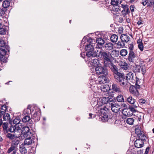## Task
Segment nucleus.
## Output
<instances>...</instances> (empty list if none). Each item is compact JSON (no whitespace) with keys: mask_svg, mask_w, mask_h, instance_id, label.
I'll return each instance as SVG.
<instances>
[{"mask_svg":"<svg viewBox=\"0 0 154 154\" xmlns=\"http://www.w3.org/2000/svg\"><path fill=\"white\" fill-rule=\"evenodd\" d=\"M98 57L104 59V65L105 66L108 63L112 62V57L111 54L109 52L104 51L102 49H100L99 51Z\"/></svg>","mask_w":154,"mask_h":154,"instance_id":"f257e3e1","label":"nucleus"},{"mask_svg":"<svg viewBox=\"0 0 154 154\" xmlns=\"http://www.w3.org/2000/svg\"><path fill=\"white\" fill-rule=\"evenodd\" d=\"M85 48L86 51V56L88 57H98L100 51L97 50L96 51L94 50L93 46L91 44H89L86 45L85 46Z\"/></svg>","mask_w":154,"mask_h":154,"instance_id":"f03ea898","label":"nucleus"},{"mask_svg":"<svg viewBox=\"0 0 154 154\" xmlns=\"http://www.w3.org/2000/svg\"><path fill=\"white\" fill-rule=\"evenodd\" d=\"M95 71L97 75H100L103 74V76H102V80L101 81H104L105 83L107 82L108 81L106 77V75L108 74V71L106 68L105 67L103 66H101V64H99V65L96 66L95 68Z\"/></svg>","mask_w":154,"mask_h":154,"instance_id":"7ed1b4c3","label":"nucleus"},{"mask_svg":"<svg viewBox=\"0 0 154 154\" xmlns=\"http://www.w3.org/2000/svg\"><path fill=\"white\" fill-rule=\"evenodd\" d=\"M114 79L115 81L117 82H119L122 86L125 87L127 85H129V84L131 85V83L128 82L127 79L125 78L124 74L122 73L118 76L117 75Z\"/></svg>","mask_w":154,"mask_h":154,"instance_id":"20e7f679","label":"nucleus"},{"mask_svg":"<svg viewBox=\"0 0 154 154\" xmlns=\"http://www.w3.org/2000/svg\"><path fill=\"white\" fill-rule=\"evenodd\" d=\"M105 106L101 105L98 109V112L100 116H102L101 119L103 122L107 121L108 120V116L107 115L108 108Z\"/></svg>","mask_w":154,"mask_h":154,"instance_id":"39448f33","label":"nucleus"},{"mask_svg":"<svg viewBox=\"0 0 154 154\" xmlns=\"http://www.w3.org/2000/svg\"><path fill=\"white\" fill-rule=\"evenodd\" d=\"M146 70L144 63L143 61H141L139 65H135L133 68V71L135 73L140 72L141 71L142 73L144 74L146 72Z\"/></svg>","mask_w":154,"mask_h":154,"instance_id":"423d86ee","label":"nucleus"},{"mask_svg":"<svg viewBox=\"0 0 154 154\" xmlns=\"http://www.w3.org/2000/svg\"><path fill=\"white\" fill-rule=\"evenodd\" d=\"M122 2V0H111V4L113 5L112 9L115 11L118 12L121 10L120 7L119 6Z\"/></svg>","mask_w":154,"mask_h":154,"instance_id":"0eeeda50","label":"nucleus"},{"mask_svg":"<svg viewBox=\"0 0 154 154\" xmlns=\"http://www.w3.org/2000/svg\"><path fill=\"white\" fill-rule=\"evenodd\" d=\"M106 66H108L110 68L111 70L114 74V78H115V77L117 75V76L121 74L122 73L119 72L118 71V69L116 65H114L112 63V62L108 63L107 65H106Z\"/></svg>","mask_w":154,"mask_h":154,"instance_id":"6e6552de","label":"nucleus"},{"mask_svg":"<svg viewBox=\"0 0 154 154\" xmlns=\"http://www.w3.org/2000/svg\"><path fill=\"white\" fill-rule=\"evenodd\" d=\"M109 108H110L112 111L114 112L117 113L121 108V106L118 103H115V99H114V103H111L109 106Z\"/></svg>","mask_w":154,"mask_h":154,"instance_id":"1a4fd4ad","label":"nucleus"},{"mask_svg":"<svg viewBox=\"0 0 154 154\" xmlns=\"http://www.w3.org/2000/svg\"><path fill=\"white\" fill-rule=\"evenodd\" d=\"M125 77L129 81V82H130L133 84L135 83L137 80L136 74L131 72L128 73Z\"/></svg>","mask_w":154,"mask_h":154,"instance_id":"9d476101","label":"nucleus"},{"mask_svg":"<svg viewBox=\"0 0 154 154\" xmlns=\"http://www.w3.org/2000/svg\"><path fill=\"white\" fill-rule=\"evenodd\" d=\"M114 99L111 96L103 97L101 99V102L102 103L106 104V106L109 107L111 103H114Z\"/></svg>","mask_w":154,"mask_h":154,"instance_id":"9b49d317","label":"nucleus"},{"mask_svg":"<svg viewBox=\"0 0 154 154\" xmlns=\"http://www.w3.org/2000/svg\"><path fill=\"white\" fill-rule=\"evenodd\" d=\"M96 42L97 45H96V48L101 49L102 48V47L105 42L104 39L102 37L99 38L97 39Z\"/></svg>","mask_w":154,"mask_h":154,"instance_id":"f8f14e48","label":"nucleus"},{"mask_svg":"<svg viewBox=\"0 0 154 154\" xmlns=\"http://www.w3.org/2000/svg\"><path fill=\"white\" fill-rule=\"evenodd\" d=\"M129 91L130 93L136 97H137L139 95L138 90H137L135 87L133 85L131 86L129 88Z\"/></svg>","mask_w":154,"mask_h":154,"instance_id":"ddd939ff","label":"nucleus"},{"mask_svg":"<svg viewBox=\"0 0 154 154\" xmlns=\"http://www.w3.org/2000/svg\"><path fill=\"white\" fill-rule=\"evenodd\" d=\"M136 55L133 51H129L128 60L130 62L134 63L135 61Z\"/></svg>","mask_w":154,"mask_h":154,"instance_id":"4468645a","label":"nucleus"},{"mask_svg":"<svg viewBox=\"0 0 154 154\" xmlns=\"http://www.w3.org/2000/svg\"><path fill=\"white\" fill-rule=\"evenodd\" d=\"M142 140L137 139L134 143V146L135 147L137 148H140L142 147L144 144V141Z\"/></svg>","mask_w":154,"mask_h":154,"instance_id":"2eb2a0df","label":"nucleus"},{"mask_svg":"<svg viewBox=\"0 0 154 154\" xmlns=\"http://www.w3.org/2000/svg\"><path fill=\"white\" fill-rule=\"evenodd\" d=\"M112 89L113 91L116 93H120L121 92V89L117 84L116 83H113L112 85Z\"/></svg>","mask_w":154,"mask_h":154,"instance_id":"dca6fc26","label":"nucleus"},{"mask_svg":"<svg viewBox=\"0 0 154 154\" xmlns=\"http://www.w3.org/2000/svg\"><path fill=\"white\" fill-rule=\"evenodd\" d=\"M0 47L5 48L8 52H9L10 48L9 46L7 45L6 42L1 38H0Z\"/></svg>","mask_w":154,"mask_h":154,"instance_id":"f3484780","label":"nucleus"},{"mask_svg":"<svg viewBox=\"0 0 154 154\" xmlns=\"http://www.w3.org/2000/svg\"><path fill=\"white\" fill-rule=\"evenodd\" d=\"M120 38L122 41L127 43L129 41L130 37L127 35L123 34L121 35Z\"/></svg>","mask_w":154,"mask_h":154,"instance_id":"a211bd4d","label":"nucleus"},{"mask_svg":"<svg viewBox=\"0 0 154 154\" xmlns=\"http://www.w3.org/2000/svg\"><path fill=\"white\" fill-rule=\"evenodd\" d=\"M122 113L123 115L125 116H131L132 115V112L128 108L124 109L122 111Z\"/></svg>","mask_w":154,"mask_h":154,"instance_id":"6ab92c4d","label":"nucleus"},{"mask_svg":"<svg viewBox=\"0 0 154 154\" xmlns=\"http://www.w3.org/2000/svg\"><path fill=\"white\" fill-rule=\"evenodd\" d=\"M103 48L107 50L110 51L113 49V45L110 42H107L103 46Z\"/></svg>","mask_w":154,"mask_h":154,"instance_id":"aec40b11","label":"nucleus"},{"mask_svg":"<svg viewBox=\"0 0 154 154\" xmlns=\"http://www.w3.org/2000/svg\"><path fill=\"white\" fill-rule=\"evenodd\" d=\"M6 137L11 140H13L16 138H18L19 137L18 136L14 134H11L10 133H8L6 135Z\"/></svg>","mask_w":154,"mask_h":154,"instance_id":"412c9836","label":"nucleus"},{"mask_svg":"<svg viewBox=\"0 0 154 154\" xmlns=\"http://www.w3.org/2000/svg\"><path fill=\"white\" fill-rule=\"evenodd\" d=\"M33 138H26L24 141V145H31L33 142Z\"/></svg>","mask_w":154,"mask_h":154,"instance_id":"4be33fe9","label":"nucleus"},{"mask_svg":"<svg viewBox=\"0 0 154 154\" xmlns=\"http://www.w3.org/2000/svg\"><path fill=\"white\" fill-rule=\"evenodd\" d=\"M91 63H92V65L94 67H96L99 65V64H100L99 63V60L98 59L96 58L93 59L91 60Z\"/></svg>","mask_w":154,"mask_h":154,"instance_id":"5701e85b","label":"nucleus"},{"mask_svg":"<svg viewBox=\"0 0 154 154\" xmlns=\"http://www.w3.org/2000/svg\"><path fill=\"white\" fill-rule=\"evenodd\" d=\"M3 119L5 121H7L9 122L11 121V119L10 118V115L8 113H5L3 115Z\"/></svg>","mask_w":154,"mask_h":154,"instance_id":"b1692460","label":"nucleus"},{"mask_svg":"<svg viewBox=\"0 0 154 154\" xmlns=\"http://www.w3.org/2000/svg\"><path fill=\"white\" fill-rule=\"evenodd\" d=\"M39 113V112L37 111H35L33 114L32 115V118L34 119L35 120H36L37 121H38L40 119Z\"/></svg>","mask_w":154,"mask_h":154,"instance_id":"393cba45","label":"nucleus"},{"mask_svg":"<svg viewBox=\"0 0 154 154\" xmlns=\"http://www.w3.org/2000/svg\"><path fill=\"white\" fill-rule=\"evenodd\" d=\"M137 105H133L129 106L128 108L131 112L133 115L134 113L135 112H137V110L135 109L137 108Z\"/></svg>","mask_w":154,"mask_h":154,"instance_id":"a878e982","label":"nucleus"},{"mask_svg":"<svg viewBox=\"0 0 154 154\" xmlns=\"http://www.w3.org/2000/svg\"><path fill=\"white\" fill-rule=\"evenodd\" d=\"M137 138L138 139L142 140L143 141H146V136L144 135V132H142L140 134L137 136Z\"/></svg>","mask_w":154,"mask_h":154,"instance_id":"bb28decb","label":"nucleus"},{"mask_svg":"<svg viewBox=\"0 0 154 154\" xmlns=\"http://www.w3.org/2000/svg\"><path fill=\"white\" fill-rule=\"evenodd\" d=\"M30 108V105H28L27 108L23 110V113L25 114H27V115L29 114H31V115H32V112H31Z\"/></svg>","mask_w":154,"mask_h":154,"instance_id":"cd10ccee","label":"nucleus"},{"mask_svg":"<svg viewBox=\"0 0 154 154\" xmlns=\"http://www.w3.org/2000/svg\"><path fill=\"white\" fill-rule=\"evenodd\" d=\"M16 148L15 146L11 145V147L8 149L7 152L8 153H10L13 151L11 154H16V151L15 150Z\"/></svg>","mask_w":154,"mask_h":154,"instance_id":"c85d7f7f","label":"nucleus"},{"mask_svg":"<svg viewBox=\"0 0 154 154\" xmlns=\"http://www.w3.org/2000/svg\"><path fill=\"white\" fill-rule=\"evenodd\" d=\"M116 46L118 48H123L125 46V42L122 40L119 41L117 44Z\"/></svg>","mask_w":154,"mask_h":154,"instance_id":"c756f323","label":"nucleus"},{"mask_svg":"<svg viewBox=\"0 0 154 154\" xmlns=\"http://www.w3.org/2000/svg\"><path fill=\"white\" fill-rule=\"evenodd\" d=\"M24 144L20 147V151L22 154H26L27 153V150Z\"/></svg>","mask_w":154,"mask_h":154,"instance_id":"7c9ffc66","label":"nucleus"},{"mask_svg":"<svg viewBox=\"0 0 154 154\" xmlns=\"http://www.w3.org/2000/svg\"><path fill=\"white\" fill-rule=\"evenodd\" d=\"M8 123L4 122L2 124L3 131L5 132L8 133Z\"/></svg>","mask_w":154,"mask_h":154,"instance_id":"2f4dec72","label":"nucleus"},{"mask_svg":"<svg viewBox=\"0 0 154 154\" xmlns=\"http://www.w3.org/2000/svg\"><path fill=\"white\" fill-rule=\"evenodd\" d=\"M19 140L18 139V138H16L15 139L12 140L11 145L14 146L16 148L17 146L19 144Z\"/></svg>","mask_w":154,"mask_h":154,"instance_id":"473e14b6","label":"nucleus"},{"mask_svg":"<svg viewBox=\"0 0 154 154\" xmlns=\"http://www.w3.org/2000/svg\"><path fill=\"white\" fill-rule=\"evenodd\" d=\"M31 119V118L30 116L28 115H25V116L23 117L22 119V122L23 123H26L27 122L29 121Z\"/></svg>","mask_w":154,"mask_h":154,"instance_id":"72a5a7b5","label":"nucleus"},{"mask_svg":"<svg viewBox=\"0 0 154 154\" xmlns=\"http://www.w3.org/2000/svg\"><path fill=\"white\" fill-rule=\"evenodd\" d=\"M130 13L129 8L127 9H123L121 11V14L122 16L125 17L127 14H128Z\"/></svg>","mask_w":154,"mask_h":154,"instance_id":"f704fd0d","label":"nucleus"},{"mask_svg":"<svg viewBox=\"0 0 154 154\" xmlns=\"http://www.w3.org/2000/svg\"><path fill=\"white\" fill-rule=\"evenodd\" d=\"M127 102L130 104H134L135 102V100L130 96L127 99Z\"/></svg>","mask_w":154,"mask_h":154,"instance_id":"c9c22d12","label":"nucleus"},{"mask_svg":"<svg viewBox=\"0 0 154 154\" xmlns=\"http://www.w3.org/2000/svg\"><path fill=\"white\" fill-rule=\"evenodd\" d=\"M110 39L111 42L113 43H115L118 40V37L116 35L113 34L111 36Z\"/></svg>","mask_w":154,"mask_h":154,"instance_id":"e433bc0d","label":"nucleus"},{"mask_svg":"<svg viewBox=\"0 0 154 154\" xmlns=\"http://www.w3.org/2000/svg\"><path fill=\"white\" fill-rule=\"evenodd\" d=\"M121 66V68L125 70L127 69L129 67L128 64L125 62H122Z\"/></svg>","mask_w":154,"mask_h":154,"instance_id":"4c0bfd02","label":"nucleus"},{"mask_svg":"<svg viewBox=\"0 0 154 154\" xmlns=\"http://www.w3.org/2000/svg\"><path fill=\"white\" fill-rule=\"evenodd\" d=\"M116 100L117 101L120 102H124V99L122 95L120 94L116 97Z\"/></svg>","mask_w":154,"mask_h":154,"instance_id":"58836bf2","label":"nucleus"},{"mask_svg":"<svg viewBox=\"0 0 154 154\" xmlns=\"http://www.w3.org/2000/svg\"><path fill=\"white\" fill-rule=\"evenodd\" d=\"M89 38H87V37H85L83 39L82 41L81 42V46H82V44H84L85 42L87 41L88 42H91L92 40V39L91 38H90L89 37H88Z\"/></svg>","mask_w":154,"mask_h":154,"instance_id":"ea45409f","label":"nucleus"},{"mask_svg":"<svg viewBox=\"0 0 154 154\" xmlns=\"http://www.w3.org/2000/svg\"><path fill=\"white\" fill-rule=\"evenodd\" d=\"M7 109V108L6 105H4L2 106L1 108V114L3 115L4 113H5Z\"/></svg>","mask_w":154,"mask_h":154,"instance_id":"a19ab883","label":"nucleus"},{"mask_svg":"<svg viewBox=\"0 0 154 154\" xmlns=\"http://www.w3.org/2000/svg\"><path fill=\"white\" fill-rule=\"evenodd\" d=\"M32 134L29 131L26 132L25 134H24L23 136L25 138H33L32 137Z\"/></svg>","mask_w":154,"mask_h":154,"instance_id":"79ce46f5","label":"nucleus"},{"mask_svg":"<svg viewBox=\"0 0 154 154\" xmlns=\"http://www.w3.org/2000/svg\"><path fill=\"white\" fill-rule=\"evenodd\" d=\"M134 121V119L133 118H128L126 119V122L130 125H133Z\"/></svg>","mask_w":154,"mask_h":154,"instance_id":"37998d69","label":"nucleus"},{"mask_svg":"<svg viewBox=\"0 0 154 154\" xmlns=\"http://www.w3.org/2000/svg\"><path fill=\"white\" fill-rule=\"evenodd\" d=\"M10 5V2L9 1H5L3 2L2 6L4 8H7Z\"/></svg>","mask_w":154,"mask_h":154,"instance_id":"c03bdc74","label":"nucleus"},{"mask_svg":"<svg viewBox=\"0 0 154 154\" xmlns=\"http://www.w3.org/2000/svg\"><path fill=\"white\" fill-rule=\"evenodd\" d=\"M29 128L28 127L24 126L22 127L21 130V132L24 135V134H25L26 132L29 131Z\"/></svg>","mask_w":154,"mask_h":154,"instance_id":"a18cd8bd","label":"nucleus"},{"mask_svg":"<svg viewBox=\"0 0 154 154\" xmlns=\"http://www.w3.org/2000/svg\"><path fill=\"white\" fill-rule=\"evenodd\" d=\"M101 88L102 89V91H103V92H106L109 89V86L106 85H103L101 86Z\"/></svg>","mask_w":154,"mask_h":154,"instance_id":"49530a36","label":"nucleus"},{"mask_svg":"<svg viewBox=\"0 0 154 154\" xmlns=\"http://www.w3.org/2000/svg\"><path fill=\"white\" fill-rule=\"evenodd\" d=\"M5 11V10L0 8V16L2 17V18H4L6 16V14L5 13V11Z\"/></svg>","mask_w":154,"mask_h":154,"instance_id":"de8ad7c7","label":"nucleus"},{"mask_svg":"<svg viewBox=\"0 0 154 154\" xmlns=\"http://www.w3.org/2000/svg\"><path fill=\"white\" fill-rule=\"evenodd\" d=\"M15 129H16V127H15V125H11L8 129V131H9L11 133H15L16 132Z\"/></svg>","mask_w":154,"mask_h":154,"instance_id":"09e8293b","label":"nucleus"},{"mask_svg":"<svg viewBox=\"0 0 154 154\" xmlns=\"http://www.w3.org/2000/svg\"><path fill=\"white\" fill-rule=\"evenodd\" d=\"M127 51L125 49H122L120 52V54L122 56H125L127 54Z\"/></svg>","mask_w":154,"mask_h":154,"instance_id":"8fccbe9b","label":"nucleus"},{"mask_svg":"<svg viewBox=\"0 0 154 154\" xmlns=\"http://www.w3.org/2000/svg\"><path fill=\"white\" fill-rule=\"evenodd\" d=\"M6 30L5 29L0 28V35H3L6 34Z\"/></svg>","mask_w":154,"mask_h":154,"instance_id":"3c124183","label":"nucleus"},{"mask_svg":"<svg viewBox=\"0 0 154 154\" xmlns=\"http://www.w3.org/2000/svg\"><path fill=\"white\" fill-rule=\"evenodd\" d=\"M15 127H16V129H15L16 132L17 131H19V130H20L21 131V130H22V126H21L20 125V126L19 125H19L17 124V125H15Z\"/></svg>","mask_w":154,"mask_h":154,"instance_id":"603ef678","label":"nucleus"},{"mask_svg":"<svg viewBox=\"0 0 154 154\" xmlns=\"http://www.w3.org/2000/svg\"><path fill=\"white\" fill-rule=\"evenodd\" d=\"M142 132H143V131H141L140 129L136 128L135 130V133L137 134V136L140 134L141 133H142Z\"/></svg>","mask_w":154,"mask_h":154,"instance_id":"864d4df0","label":"nucleus"},{"mask_svg":"<svg viewBox=\"0 0 154 154\" xmlns=\"http://www.w3.org/2000/svg\"><path fill=\"white\" fill-rule=\"evenodd\" d=\"M128 48L129 49V51H133V50L134 49V46L132 42H131V43L130 44L128 45Z\"/></svg>","mask_w":154,"mask_h":154,"instance_id":"5fc2aeb1","label":"nucleus"},{"mask_svg":"<svg viewBox=\"0 0 154 154\" xmlns=\"http://www.w3.org/2000/svg\"><path fill=\"white\" fill-rule=\"evenodd\" d=\"M20 119H17V118L14 119L13 121V122L14 124H15L16 125H19L20 122Z\"/></svg>","mask_w":154,"mask_h":154,"instance_id":"6e6d98bb","label":"nucleus"},{"mask_svg":"<svg viewBox=\"0 0 154 154\" xmlns=\"http://www.w3.org/2000/svg\"><path fill=\"white\" fill-rule=\"evenodd\" d=\"M138 47L141 51H142L143 49V44L142 43L138 44Z\"/></svg>","mask_w":154,"mask_h":154,"instance_id":"4d7b16f0","label":"nucleus"},{"mask_svg":"<svg viewBox=\"0 0 154 154\" xmlns=\"http://www.w3.org/2000/svg\"><path fill=\"white\" fill-rule=\"evenodd\" d=\"M135 83V86H134L135 87V88H136L137 90L140 89V85L137 84V81H136Z\"/></svg>","mask_w":154,"mask_h":154,"instance_id":"13d9d810","label":"nucleus"},{"mask_svg":"<svg viewBox=\"0 0 154 154\" xmlns=\"http://www.w3.org/2000/svg\"><path fill=\"white\" fill-rule=\"evenodd\" d=\"M146 102L145 100L143 99H140L139 100V102L140 103L143 104L145 103Z\"/></svg>","mask_w":154,"mask_h":154,"instance_id":"bf43d9fd","label":"nucleus"},{"mask_svg":"<svg viewBox=\"0 0 154 154\" xmlns=\"http://www.w3.org/2000/svg\"><path fill=\"white\" fill-rule=\"evenodd\" d=\"M148 6H151L152 5H153V10H154V2H149V1H148V3L147 4Z\"/></svg>","mask_w":154,"mask_h":154,"instance_id":"052dcab7","label":"nucleus"},{"mask_svg":"<svg viewBox=\"0 0 154 154\" xmlns=\"http://www.w3.org/2000/svg\"><path fill=\"white\" fill-rule=\"evenodd\" d=\"M148 1H149V0H143L142 3L143 5L145 6L147 3H148Z\"/></svg>","mask_w":154,"mask_h":154,"instance_id":"680f3d73","label":"nucleus"},{"mask_svg":"<svg viewBox=\"0 0 154 154\" xmlns=\"http://www.w3.org/2000/svg\"><path fill=\"white\" fill-rule=\"evenodd\" d=\"M121 8H122L123 9H125L126 10L127 8H129L128 6L127 5H124L123 4H121Z\"/></svg>","mask_w":154,"mask_h":154,"instance_id":"e2e57ef3","label":"nucleus"},{"mask_svg":"<svg viewBox=\"0 0 154 154\" xmlns=\"http://www.w3.org/2000/svg\"><path fill=\"white\" fill-rule=\"evenodd\" d=\"M134 8L135 7L134 5H131L130 6V10L132 12H133L134 11Z\"/></svg>","mask_w":154,"mask_h":154,"instance_id":"0e129e2a","label":"nucleus"},{"mask_svg":"<svg viewBox=\"0 0 154 154\" xmlns=\"http://www.w3.org/2000/svg\"><path fill=\"white\" fill-rule=\"evenodd\" d=\"M137 119L139 121H140L141 120V116L140 115V113H139L138 115V116H137Z\"/></svg>","mask_w":154,"mask_h":154,"instance_id":"69168bd1","label":"nucleus"},{"mask_svg":"<svg viewBox=\"0 0 154 154\" xmlns=\"http://www.w3.org/2000/svg\"><path fill=\"white\" fill-rule=\"evenodd\" d=\"M89 116L90 117L88 118L89 119L94 118L95 117V115H93L91 113L89 114Z\"/></svg>","mask_w":154,"mask_h":154,"instance_id":"338daca9","label":"nucleus"},{"mask_svg":"<svg viewBox=\"0 0 154 154\" xmlns=\"http://www.w3.org/2000/svg\"><path fill=\"white\" fill-rule=\"evenodd\" d=\"M149 149V147H148L146 148L144 154H148Z\"/></svg>","mask_w":154,"mask_h":154,"instance_id":"774afa93","label":"nucleus"}]
</instances>
